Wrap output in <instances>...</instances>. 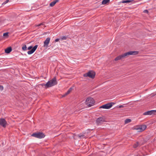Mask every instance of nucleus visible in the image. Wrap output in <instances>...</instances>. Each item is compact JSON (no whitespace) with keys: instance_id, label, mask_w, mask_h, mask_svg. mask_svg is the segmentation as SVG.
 I'll return each mask as SVG.
<instances>
[{"instance_id":"ddd939ff","label":"nucleus","mask_w":156,"mask_h":156,"mask_svg":"<svg viewBox=\"0 0 156 156\" xmlns=\"http://www.w3.org/2000/svg\"><path fill=\"white\" fill-rule=\"evenodd\" d=\"M73 89V88L72 87H70L68 90L67 91V92L64 94L62 97H64L68 94H69L71 91Z\"/></svg>"},{"instance_id":"f257e3e1","label":"nucleus","mask_w":156,"mask_h":156,"mask_svg":"<svg viewBox=\"0 0 156 156\" xmlns=\"http://www.w3.org/2000/svg\"><path fill=\"white\" fill-rule=\"evenodd\" d=\"M57 82L55 77H54L52 80L48 81L46 84H42V85H44L47 87H51L57 84Z\"/></svg>"},{"instance_id":"aec40b11","label":"nucleus","mask_w":156,"mask_h":156,"mask_svg":"<svg viewBox=\"0 0 156 156\" xmlns=\"http://www.w3.org/2000/svg\"><path fill=\"white\" fill-rule=\"evenodd\" d=\"M131 121V120L129 119H126L125 121V124H127L128 123L130 122Z\"/></svg>"},{"instance_id":"a211bd4d","label":"nucleus","mask_w":156,"mask_h":156,"mask_svg":"<svg viewBox=\"0 0 156 156\" xmlns=\"http://www.w3.org/2000/svg\"><path fill=\"white\" fill-rule=\"evenodd\" d=\"M22 50L24 51H26L27 50V47L26 45L25 44H23L22 47Z\"/></svg>"},{"instance_id":"2eb2a0df","label":"nucleus","mask_w":156,"mask_h":156,"mask_svg":"<svg viewBox=\"0 0 156 156\" xmlns=\"http://www.w3.org/2000/svg\"><path fill=\"white\" fill-rule=\"evenodd\" d=\"M12 50L11 48L9 47L5 49V52L6 53H9L12 51Z\"/></svg>"},{"instance_id":"412c9836","label":"nucleus","mask_w":156,"mask_h":156,"mask_svg":"<svg viewBox=\"0 0 156 156\" xmlns=\"http://www.w3.org/2000/svg\"><path fill=\"white\" fill-rule=\"evenodd\" d=\"M139 145V144L138 143V142H137L136 143H135L134 145H133V147L134 148H136Z\"/></svg>"},{"instance_id":"4468645a","label":"nucleus","mask_w":156,"mask_h":156,"mask_svg":"<svg viewBox=\"0 0 156 156\" xmlns=\"http://www.w3.org/2000/svg\"><path fill=\"white\" fill-rule=\"evenodd\" d=\"M58 2V0H55L51 2L50 4V5L51 7H53Z\"/></svg>"},{"instance_id":"9b49d317","label":"nucleus","mask_w":156,"mask_h":156,"mask_svg":"<svg viewBox=\"0 0 156 156\" xmlns=\"http://www.w3.org/2000/svg\"><path fill=\"white\" fill-rule=\"evenodd\" d=\"M50 38L49 37L47 38L44 42V47H47L50 42Z\"/></svg>"},{"instance_id":"9d476101","label":"nucleus","mask_w":156,"mask_h":156,"mask_svg":"<svg viewBox=\"0 0 156 156\" xmlns=\"http://www.w3.org/2000/svg\"><path fill=\"white\" fill-rule=\"evenodd\" d=\"M7 123L5 120L4 119H0V125L5 127L6 126Z\"/></svg>"},{"instance_id":"393cba45","label":"nucleus","mask_w":156,"mask_h":156,"mask_svg":"<svg viewBox=\"0 0 156 156\" xmlns=\"http://www.w3.org/2000/svg\"><path fill=\"white\" fill-rule=\"evenodd\" d=\"M3 89V87L2 86H0V91H2Z\"/></svg>"},{"instance_id":"bb28decb","label":"nucleus","mask_w":156,"mask_h":156,"mask_svg":"<svg viewBox=\"0 0 156 156\" xmlns=\"http://www.w3.org/2000/svg\"><path fill=\"white\" fill-rule=\"evenodd\" d=\"M43 25V23H40L38 25H37V27H39V26H41Z\"/></svg>"},{"instance_id":"5701e85b","label":"nucleus","mask_w":156,"mask_h":156,"mask_svg":"<svg viewBox=\"0 0 156 156\" xmlns=\"http://www.w3.org/2000/svg\"><path fill=\"white\" fill-rule=\"evenodd\" d=\"M3 36L7 37L8 36V32L5 33L3 34Z\"/></svg>"},{"instance_id":"f03ea898","label":"nucleus","mask_w":156,"mask_h":156,"mask_svg":"<svg viewBox=\"0 0 156 156\" xmlns=\"http://www.w3.org/2000/svg\"><path fill=\"white\" fill-rule=\"evenodd\" d=\"M139 52L136 51H130L122 55V58H126L129 55H135L138 54Z\"/></svg>"},{"instance_id":"a878e982","label":"nucleus","mask_w":156,"mask_h":156,"mask_svg":"<svg viewBox=\"0 0 156 156\" xmlns=\"http://www.w3.org/2000/svg\"><path fill=\"white\" fill-rule=\"evenodd\" d=\"M62 40H66V37H63L61 38Z\"/></svg>"},{"instance_id":"0eeeda50","label":"nucleus","mask_w":156,"mask_h":156,"mask_svg":"<svg viewBox=\"0 0 156 156\" xmlns=\"http://www.w3.org/2000/svg\"><path fill=\"white\" fill-rule=\"evenodd\" d=\"M32 136L37 138H44L45 135L43 133L39 132L33 133Z\"/></svg>"},{"instance_id":"1a4fd4ad","label":"nucleus","mask_w":156,"mask_h":156,"mask_svg":"<svg viewBox=\"0 0 156 156\" xmlns=\"http://www.w3.org/2000/svg\"><path fill=\"white\" fill-rule=\"evenodd\" d=\"M155 113H156V110H153L147 111L144 113L143 114L144 115H151L153 114H154Z\"/></svg>"},{"instance_id":"f3484780","label":"nucleus","mask_w":156,"mask_h":156,"mask_svg":"<svg viewBox=\"0 0 156 156\" xmlns=\"http://www.w3.org/2000/svg\"><path fill=\"white\" fill-rule=\"evenodd\" d=\"M122 58V55H119L117 57H116L115 59V60L116 61L119 60Z\"/></svg>"},{"instance_id":"423d86ee","label":"nucleus","mask_w":156,"mask_h":156,"mask_svg":"<svg viewBox=\"0 0 156 156\" xmlns=\"http://www.w3.org/2000/svg\"><path fill=\"white\" fill-rule=\"evenodd\" d=\"M95 73L92 71H89L87 73H85L83 74V76L85 77L88 76L92 78H94L95 76Z\"/></svg>"},{"instance_id":"c756f323","label":"nucleus","mask_w":156,"mask_h":156,"mask_svg":"<svg viewBox=\"0 0 156 156\" xmlns=\"http://www.w3.org/2000/svg\"><path fill=\"white\" fill-rule=\"evenodd\" d=\"M59 40V39L57 38V39H55V42H58V41Z\"/></svg>"},{"instance_id":"c85d7f7f","label":"nucleus","mask_w":156,"mask_h":156,"mask_svg":"<svg viewBox=\"0 0 156 156\" xmlns=\"http://www.w3.org/2000/svg\"><path fill=\"white\" fill-rule=\"evenodd\" d=\"M144 13H147L148 12V11L147 10H145L144 11Z\"/></svg>"},{"instance_id":"6ab92c4d","label":"nucleus","mask_w":156,"mask_h":156,"mask_svg":"<svg viewBox=\"0 0 156 156\" xmlns=\"http://www.w3.org/2000/svg\"><path fill=\"white\" fill-rule=\"evenodd\" d=\"M109 1V0H103L102 2V4H105Z\"/></svg>"},{"instance_id":"20e7f679","label":"nucleus","mask_w":156,"mask_h":156,"mask_svg":"<svg viewBox=\"0 0 156 156\" xmlns=\"http://www.w3.org/2000/svg\"><path fill=\"white\" fill-rule=\"evenodd\" d=\"M146 125H139L136 126L134 127V129L136 130L138 132H141L144 131L146 128Z\"/></svg>"},{"instance_id":"dca6fc26","label":"nucleus","mask_w":156,"mask_h":156,"mask_svg":"<svg viewBox=\"0 0 156 156\" xmlns=\"http://www.w3.org/2000/svg\"><path fill=\"white\" fill-rule=\"evenodd\" d=\"M133 0H123L122 1V3H129L131 2H133Z\"/></svg>"},{"instance_id":"cd10ccee","label":"nucleus","mask_w":156,"mask_h":156,"mask_svg":"<svg viewBox=\"0 0 156 156\" xmlns=\"http://www.w3.org/2000/svg\"><path fill=\"white\" fill-rule=\"evenodd\" d=\"M124 107V106L122 105H120L119 106V108H123Z\"/></svg>"},{"instance_id":"4be33fe9","label":"nucleus","mask_w":156,"mask_h":156,"mask_svg":"<svg viewBox=\"0 0 156 156\" xmlns=\"http://www.w3.org/2000/svg\"><path fill=\"white\" fill-rule=\"evenodd\" d=\"M84 135L83 134H80L78 135L79 137L80 138H83L84 137Z\"/></svg>"},{"instance_id":"f8f14e48","label":"nucleus","mask_w":156,"mask_h":156,"mask_svg":"<svg viewBox=\"0 0 156 156\" xmlns=\"http://www.w3.org/2000/svg\"><path fill=\"white\" fill-rule=\"evenodd\" d=\"M105 122V119L101 117L98 118L97 120V123L98 124L99 123H102Z\"/></svg>"},{"instance_id":"b1692460","label":"nucleus","mask_w":156,"mask_h":156,"mask_svg":"<svg viewBox=\"0 0 156 156\" xmlns=\"http://www.w3.org/2000/svg\"><path fill=\"white\" fill-rule=\"evenodd\" d=\"M9 0H6L5 2L2 3V5H3L5 4L6 3H7L9 2Z\"/></svg>"},{"instance_id":"7ed1b4c3","label":"nucleus","mask_w":156,"mask_h":156,"mask_svg":"<svg viewBox=\"0 0 156 156\" xmlns=\"http://www.w3.org/2000/svg\"><path fill=\"white\" fill-rule=\"evenodd\" d=\"M94 101L93 99L92 98H87L85 102V104L88 107H91L94 105Z\"/></svg>"},{"instance_id":"6e6552de","label":"nucleus","mask_w":156,"mask_h":156,"mask_svg":"<svg viewBox=\"0 0 156 156\" xmlns=\"http://www.w3.org/2000/svg\"><path fill=\"white\" fill-rule=\"evenodd\" d=\"M112 106V103H108L101 106L100 107V108L108 109L110 108Z\"/></svg>"},{"instance_id":"39448f33","label":"nucleus","mask_w":156,"mask_h":156,"mask_svg":"<svg viewBox=\"0 0 156 156\" xmlns=\"http://www.w3.org/2000/svg\"><path fill=\"white\" fill-rule=\"evenodd\" d=\"M38 47L37 45H35L34 47L33 48L32 46H30L27 49L30 50L32 49L31 50L27 52V53L29 55H30L33 53L36 50Z\"/></svg>"}]
</instances>
